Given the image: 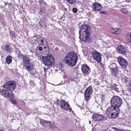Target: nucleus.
I'll return each mask as SVG.
<instances>
[{
  "mask_svg": "<svg viewBox=\"0 0 131 131\" xmlns=\"http://www.w3.org/2000/svg\"><path fill=\"white\" fill-rule=\"evenodd\" d=\"M110 102L111 105L106 110V114L109 117L115 118L118 116L119 113V107L122 105V100L119 96H115L111 98Z\"/></svg>",
  "mask_w": 131,
  "mask_h": 131,
  "instance_id": "1",
  "label": "nucleus"
},
{
  "mask_svg": "<svg viewBox=\"0 0 131 131\" xmlns=\"http://www.w3.org/2000/svg\"><path fill=\"white\" fill-rule=\"evenodd\" d=\"M90 27L88 25H83L80 27L79 37L83 41L89 42L91 40Z\"/></svg>",
  "mask_w": 131,
  "mask_h": 131,
  "instance_id": "2",
  "label": "nucleus"
},
{
  "mask_svg": "<svg viewBox=\"0 0 131 131\" xmlns=\"http://www.w3.org/2000/svg\"><path fill=\"white\" fill-rule=\"evenodd\" d=\"M77 54L73 52H70L66 56L63 62L68 65L74 66L77 63L78 60Z\"/></svg>",
  "mask_w": 131,
  "mask_h": 131,
  "instance_id": "3",
  "label": "nucleus"
},
{
  "mask_svg": "<svg viewBox=\"0 0 131 131\" xmlns=\"http://www.w3.org/2000/svg\"><path fill=\"white\" fill-rule=\"evenodd\" d=\"M42 59L44 64L47 66H50L53 64L54 58L53 56L50 54L45 57L42 56Z\"/></svg>",
  "mask_w": 131,
  "mask_h": 131,
  "instance_id": "4",
  "label": "nucleus"
},
{
  "mask_svg": "<svg viewBox=\"0 0 131 131\" xmlns=\"http://www.w3.org/2000/svg\"><path fill=\"white\" fill-rule=\"evenodd\" d=\"M16 83L14 81H8L5 83L3 86L4 88L7 89L10 92L13 91L16 89Z\"/></svg>",
  "mask_w": 131,
  "mask_h": 131,
  "instance_id": "5",
  "label": "nucleus"
},
{
  "mask_svg": "<svg viewBox=\"0 0 131 131\" xmlns=\"http://www.w3.org/2000/svg\"><path fill=\"white\" fill-rule=\"evenodd\" d=\"M57 104L61 108H63L67 111L69 110L70 111L72 110L69 103L64 100H62L59 101L57 102Z\"/></svg>",
  "mask_w": 131,
  "mask_h": 131,
  "instance_id": "6",
  "label": "nucleus"
},
{
  "mask_svg": "<svg viewBox=\"0 0 131 131\" xmlns=\"http://www.w3.org/2000/svg\"><path fill=\"white\" fill-rule=\"evenodd\" d=\"M92 92V88L91 86L86 89L84 93V100L86 101H88L89 100Z\"/></svg>",
  "mask_w": 131,
  "mask_h": 131,
  "instance_id": "7",
  "label": "nucleus"
},
{
  "mask_svg": "<svg viewBox=\"0 0 131 131\" xmlns=\"http://www.w3.org/2000/svg\"><path fill=\"white\" fill-rule=\"evenodd\" d=\"M7 90V89L5 88L1 89L0 90V94L6 98L13 97V93L11 92H9Z\"/></svg>",
  "mask_w": 131,
  "mask_h": 131,
  "instance_id": "8",
  "label": "nucleus"
},
{
  "mask_svg": "<svg viewBox=\"0 0 131 131\" xmlns=\"http://www.w3.org/2000/svg\"><path fill=\"white\" fill-rule=\"evenodd\" d=\"M92 55L94 59L98 63H100L102 59L101 54L96 51L94 50L92 53Z\"/></svg>",
  "mask_w": 131,
  "mask_h": 131,
  "instance_id": "9",
  "label": "nucleus"
},
{
  "mask_svg": "<svg viewBox=\"0 0 131 131\" xmlns=\"http://www.w3.org/2000/svg\"><path fill=\"white\" fill-rule=\"evenodd\" d=\"M118 61L120 66L122 68H126L128 65L127 60L122 57H119L118 59Z\"/></svg>",
  "mask_w": 131,
  "mask_h": 131,
  "instance_id": "10",
  "label": "nucleus"
},
{
  "mask_svg": "<svg viewBox=\"0 0 131 131\" xmlns=\"http://www.w3.org/2000/svg\"><path fill=\"white\" fill-rule=\"evenodd\" d=\"M93 119L94 121L104 120L106 119V117L103 115L98 114H94L92 116Z\"/></svg>",
  "mask_w": 131,
  "mask_h": 131,
  "instance_id": "11",
  "label": "nucleus"
},
{
  "mask_svg": "<svg viewBox=\"0 0 131 131\" xmlns=\"http://www.w3.org/2000/svg\"><path fill=\"white\" fill-rule=\"evenodd\" d=\"M81 70L82 72L85 75H88L91 72V70L89 67L85 64L82 65Z\"/></svg>",
  "mask_w": 131,
  "mask_h": 131,
  "instance_id": "12",
  "label": "nucleus"
},
{
  "mask_svg": "<svg viewBox=\"0 0 131 131\" xmlns=\"http://www.w3.org/2000/svg\"><path fill=\"white\" fill-rule=\"evenodd\" d=\"M92 10L93 11H99L102 8L101 5L99 3L95 2L92 6Z\"/></svg>",
  "mask_w": 131,
  "mask_h": 131,
  "instance_id": "13",
  "label": "nucleus"
},
{
  "mask_svg": "<svg viewBox=\"0 0 131 131\" xmlns=\"http://www.w3.org/2000/svg\"><path fill=\"white\" fill-rule=\"evenodd\" d=\"M117 50L120 53L123 55H126L127 52L126 48L123 46H119L117 48Z\"/></svg>",
  "mask_w": 131,
  "mask_h": 131,
  "instance_id": "14",
  "label": "nucleus"
},
{
  "mask_svg": "<svg viewBox=\"0 0 131 131\" xmlns=\"http://www.w3.org/2000/svg\"><path fill=\"white\" fill-rule=\"evenodd\" d=\"M113 73H116L118 71V69L116 64L115 63L111 64L109 66Z\"/></svg>",
  "mask_w": 131,
  "mask_h": 131,
  "instance_id": "15",
  "label": "nucleus"
},
{
  "mask_svg": "<svg viewBox=\"0 0 131 131\" xmlns=\"http://www.w3.org/2000/svg\"><path fill=\"white\" fill-rule=\"evenodd\" d=\"M40 121V122L43 125H47L48 126L49 125L51 128H54V126H53V125H52V123L50 121H45L42 119H41Z\"/></svg>",
  "mask_w": 131,
  "mask_h": 131,
  "instance_id": "16",
  "label": "nucleus"
},
{
  "mask_svg": "<svg viewBox=\"0 0 131 131\" xmlns=\"http://www.w3.org/2000/svg\"><path fill=\"white\" fill-rule=\"evenodd\" d=\"M26 69L28 71L32 70L34 69V66L31 63L26 64L25 65Z\"/></svg>",
  "mask_w": 131,
  "mask_h": 131,
  "instance_id": "17",
  "label": "nucleus"
},
{
  "mask_svg": "<svg viewBox=\"0 0 131 131\" xmlns=\"http://www.w3.org/2000/svg\"><path fill=\"white\" fill-rule=\"evenodd\" d=\"M30 58L26 56H24L22 58L23 62L26 64L30 63Z\"/></svg>",
  "mask_w": 131,
  "mask_h": 131,
  "instance_id": "18",
  "label": "nucleus"
},
{
  "mask_svg": "<svg viewBox=\"0 0 131 131\" xmlns=\"http://www.w3.org/2000/svg\"><path fill=\"white\" fill-rule=\"evenodd\" d=\"M44 40L41 39L40 40V45H41L44 46L45 49H46L47 46L48 47V42L46 40L43 38Z\"/></svg>",
  "mask_w": 131,
  "mask_h": 131,
  "instance_id": "19",
  "label": "nucleus"
},
{
  "mask_svg": "<svg viewBox=\"0 0 131 131\" xmlns=\"http://www.w3.org/2000/svg\"><path fill=\"white\" fill-rule=\"evenodd\" d=\"M111 31L112 33L117 35L120 34V32L119 29L116 28H111Z\"/></svg>",
  "mask_w": 131,
  "mask_h": 131,
  "instance_id": "20",
  "label": "nucleus"
},
{
  "mask_svg": "<svg viewBox=\"0 0 131 131\" xmlns=\"http://www.w3.org/2000/svg\"><path fill=\"white\" fill-rule=\"evenodd\" d=\"M12 61V57L10 56H7L6 59V61L7 63L9 64L11 63Z\"/></svg>",
  "mask_w": 131,
  "mask_h": 131,
  "instance_id": "21",
  "label": "nucleus"
},
{
  "mask_svg": "<svg viewBox=\"0 0 131 131\" xmlns=\"http://www.w3.org/2000/svg\"><path fill=\"white\" fill-rule=\"evenodd\" d=\"M126 39L128 42L131 44V33H129L127 36Z\"/></svg>",
  "mask_w": 131,
  "mask_h": 131,
  "instance_id": "22",
  "label": "nucleus"
},
{
  "mask_svg": "<svg viewBox=\"0 0 131 131\" xmlns=\"http://www.w3.org/2000/svg\"><path fill=\"white\" fill-rule=\"evenodd\" d=\"M117 86L118 85H112V88L113 89L117 92H118L119 91L118 88L117 87Z\"/></svg>",
  "mask_w": 131,
  "mask_h": 131,
  "instance_id": "23",
  "label": "nucleus"
},
{
  "mask_svg": "<svg viewBox=\"0 0 131 131\" xmlns=\"http://www.w3.org/2000/svg\"><path fill=\"white\" fill-rule=\"evenodd\" d=\"M121 12L125 14H127L128 13L129 10L127 8H123L122 9Z\"/></svg>",
  "mask_w": 131,
  "mask_h": 131,
  "instance_id": "24",
  "label": "nucleus"
},
{
  "mask_svg": "<svg viewBox=\"0 0 131 131\" xmlns=\"http://www.w3.org/2000/svg\"><path fill=\"white\" fill-rule=\"evenodd\" d=\"M67 2L70 4H73L76 2V0H66Z\"/></svg>",
  "mask_w": 131,
  "mask_h": 131,
  "instance_id": "25",
  "label": "nucleus"
},
{
  "mask_svg": "<svg viewBox=\"0 0 131 131\" xmlns=\"http://www.w3.org/2000/svg\"><path fill=\"white\" fill-rule=\"evenodd\" d=\"M5 49L7 52H10L11 51V48L8 45L6 46Z\"/></svg>",
  "mask_w": 131,
  "mask_h": 131,
  "instance_id": "26",
  "label": "nucleus"
},
{
  "mask_svg": "<svg viewBox=\"0 0 131 131\" xmlns=\"http://www.w3.org/2000/svg\"><path fill=\"white\" fill-rule=\"evenodd\" d=\"M10 36L12 38H13L15 36V33L12 31H10Z\"/></svg>",
  "mask_w": 131,
  "mask_h": 131,
  "instance_id": "27",
  "label": "nucleus"
},
{
  "mask_svg": "<svg viewBox=\"0 0 131 131\" xmlns=\"http://www.w3.org/2000/svg\"><path fill=\"white\" fill-rule=\"evenodd\" d=\"M102 102L104 103L105 101V96L104 95H103L101 97Z\"/></svg>",
  "mask_w": 131,
  "mask_h": 131,
  "instance_id": "28",
  "label": "nucleus"
},
{
  "mask_svg": "<svg viewBox=\"0 0 131 131\" xmlns=\"http://www.w3.org/2000/svg\"><path fill=\"white\" fill-rule=\"evenodd\" d=\"M10 101L12 103L14 104H16L17 103L15 101L13 100L12 99L11 100H10Z\"/></svg>",
  "mask_w": 131,
  "mask_h": 131,
  "instance_id": "29",
  "label": "nucleus"
},
{
  "mask_svg": "<svg viewBox=\"0 0 131 131\" xmlns=\"http://www.w3.org/2000/svg\"><path fill=\"white\" fill-rule=\"evenodd\" d=\"M30 85L32 86H34L36 85V84L33 82H31L30 83Z\"/></svg>",
  "mask_w": 131,
  "mask_h": 131,
  "instance_id": "30",
  "label": "nucleus"
},
{
  "mask_svg": "<svg viewBox=\"0 0 131 131\" xmlns=\"http://www.w3.org/2000/svg\"><path fill=\"white\" fill-rule=\"evenodd\" d=\"M72 10L73 12L74 13H76L77 11V10L75 8H73Z\"/></svg>",
  "mask_w": 131,
  "mask_h": 131,
  "instance_id": "31",
  "label": "nucleus"
},
{
  "mask_svg": "<svg viewBox=\"0 0 131 131\" xmlns=\"http://www.w3.org/2000/svg\"><path fill=\"white\" fill-rule=\"evenodd\" d=\"M62 120V122H63L64 123H65L67 122L68 121V120L67 118H66V119H63Z\"/></svg>",
  "mask_w": 131,
  "mask_h": 131,
  "instance_id": "32",
  "label": "nucleus"
},
{
  "mask_svg": "<svg viewBox=\"0 0 131 131\" xmlns=\"http://www.w3.org/2000/svg\"><path fill=\"white\" fill-rule=\"evenodd\" d=\"M37 48H38V50L40 51H41L42 50V48L41 47H37Z\"/></svg>",
  "mask_w": 131,
  "mask_h": 131,
  "instance_id": "33",
  "label": "nucleus"
},
{
  "mask_svg": "<svg viewBox=\"0 0 131 131\" xmlns=\"http://www.w3.org/2000/svg\"><path fill=\"white\" fill-rule=\"evenodd\" d=\"M129 90L130 92H131V84L129 83Z\"/></svg>",
  "mask_w": 131,
  "mask_h": 131,
  "instance_id": "34",
  "label": "nucleus"
},
{
  "mask_svg": "<svg viewBox=\"0 0 131 131\" xmlns=\"http://www.w3.org/2000/svg\"><path fill=\"white\" fill-rule=\"evenodd\" d=\"M18 56L19 57H20L21 56V54L20 53H19L18 54Z\"/></svg>",
  "mask_w": 131,
  "mask_h": 131,
  "instance_id": "35",
  "label": "nucleus"
},
{
  "mask_svg": "<svg viewBox=\"0 0 131 131\" xmlns=\"http://www.w3.org/2000/svg\"><path fill=\"white\" fill-rule=\"evenodd\" d=\"M100 14H105L106 12H105L101 11L100 12Z\"/></svg>",
  "mask_w": 131,
  "mask_h": 131,
  "instance_id": "36",
  "label": "nucleus"
},
{
  "mask_svg": "<svg viewBox=\"0 0 131 131\" xmlns=\"http://www.w3.org/2000/svg\"><path fill=\"white\" fill-rule=\"evenodd\" d=\"M5 4L4 6H5L6 5H7V3H4Z\"/></svg>",
  "mask_w": 131,
  "mask_h": 131,
  "instance_id": "37",
  "label": "nucleus"
},
{
  "mask_svg": "<svg viewBox=\"0 0 131 131\" xmlns=\"http://www.w3.org/2000/svg\"><path fill=\"white\" fill-rule=\"evenodd\" d=\"M100 64L101 65V66L102 67L103 66V65L102 64Z\"/></svg>",
  "mask_w": 131,
  "mask_h": 131,
  "instance_id": "38",
  "label": "nucleus"
},
{
  "mask_svg": "<svg viewBox=\"0 0 131 131\" xmlns=\"http://www.w3.org/2000/svg\"><path fill=\"white\" fill-rule=\"evenodd\" d=\"M89 123L90 124H91V121H89Z\"/></svg>",
  "mask_w": 131,
  "mask_h": 131,
  "instance_id": "39",
  "label": "nucleus"
},
{
  "mask_svg": "<svg viewBox=\"0 0 131 131\" xmlns=\"http://www.w3.org/2000/svg\"><path fill=\"white\" fill-rule=\"evenodd\" d=\"M68 131H73V130H69Z\"/></svg>",
  "mask_w": 131,
  "mask_h": 131,
  "instance_id": "40",
  "label": "nucleus"
},
{
  "mask_svg": "<svg viewBox=\"0 0 131 131\" xmlns=\"http://www.w3.org/2000/svg\"><path fill=\"white\" fill-rule=\"evenodd\" d=\"M0 131H4L3 130H0Z\"/></svg>",
  "mask_w": 131,
  "mask_h": 131,
  "instance_id": "41",
  "label": "nucleus"
},
{
  "mask_svg": "<svg viewBox=\"0 0 131 131\" xmlns=\"http://www.w3.org/2000/svg\"><path fill=\"white\" fill-rule=\"evenodd\" d=\"M33 37H35V36H34Z\"/></svg>",
  "mask_w": 131,
  "mask_h": 131,
  "instance_id": "42",
  "label": "nucleus"
},
{
  "mask_svg": "<svg viewBox=\"0 0 131 131\" xmlns=\"http://www.w3.org/2000/svg\"><path fill=\"white\" fill-rule=\"evenodd\" d=\"M44 71H45V68L44 69Z\"/></svg>",
  "mask_w": 131,
  "mask_h": 131,
  "instance_id": "43",
  "label": "nucleus"
},
{
  "mask_svg": "<svg viewBox=\"0 0 131 131\" xmlns=\"http://www.w3.org/2000/svg\"><path fill=\"white\" fill-rule=\"evenodd\" d=\"M59 85V84L58 85Z\"/></svg>",
  "mask_w": 131,
  "mask_h": 131,
  "instance_id": "44",
  "label": "nucleus"
}]
</instances>
